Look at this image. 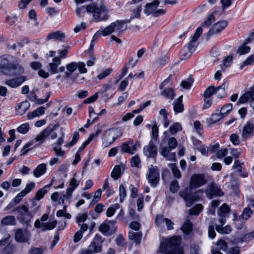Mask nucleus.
Segmentation results:
<instances>
[{
	"mask_svg": "<svg viewBox=\"0 0 254 254\" xmlns=\"http://www.w3.org/2000/svg\"><path fill=\"white\" fill-rule=\"evenodd\" d=\"M207 182V176L201 174H194L190 178L189 187H187L179 191V194L186 202V206L190 207L198 199V195L191 192V190L198 188Z\"/></svg>",
	"mask_w": 254,
	"mask_h": 254,
	"instance_id": "f257e3e1",
	"label": "nucleus"
},
{
	"mask_svg": "<svg viewBox=\"0 0 254 254\" xmlns=\"http://www.w3.org/2000/svg\"><path fill=\"white\" fill-rule=\"evenodd\" d=\"M86 12L92 13L96 22L106 20L109 17L108 10L103 1L94 2L86 5Z\"/></svg>",
	"mask_w": 254,
	"mask_h": 254,
	"instance_id": "f03ea898",
	"label": "nucleus"
},
{
	"mask_svg": "<svg viewBox=\"0 0 254 254\" xmlns=\"http://www.w3.org/2000/svg\"><path fill=\"white\" fill-rule=\"evenodd\" d=\"M181 239L173 236L163 240L160 244V251L165 254H179L180 252Z\"/></svg>",
	"mask_w": 254,
	"mask_h": 254,
	"instance_id": "7ed1b4c3",
	"label": "nucleus"
},
{
	"mask_svg": "<svg viewBox=\"0 0 254 254\" xmlns=\"http://www.w3.org/2000/svg\"><path fill=\"white\" fill-rule=\"evenodd\" d=\"M103 240L101 236L96 234L93 241L86 249H82L80 251V254H96L102 251V244Z\"/></svg>",
	"mask_w": 254,
	"mask_h": 254,
	"instance_id": "20e7f679",
	"label": "nucleus"
},
{
	"mask_svg": "<svg viewBox=\"0 0 254 254\" xmlns=\"http://www.w3.org/2000/svg\"><path fill=\"white\" fill-rule=\"evenodd\" d=\"M127 28L126 22L123 20H117L114 22L111 23L108 26L104 29V36L110 35L113 32L117 33V36H119L120 34Z\"/></svg>",
	"mask_w": 254,
	"mask_h": 254,
	"instance_id": "39448f33",
	"label": "nucleus"
},
{
	"mask_svg": "<svg viewBox=\"0 0 254 254\" xmlns=\"http://www.w3.org/2000/svg\"><path fill=\"white\" fill-rule=\"evenodd\" d=\"M58 127V125H54L52 126H48L45 129L41 131L36 136L33 138L31 142L37 143L34 146V148L40 146L49 137L51 133L53 132Z\"/></svg>",
	"mask_w": 254,
	"mask_h": 254,
	"instance_id": "423d86ee",
	"label": "nucleus"
},
{
	"mask_svg": "<svg viewBox=\"0 0 254 254\" xmlns=\"http://www.w3.org/2000/svg\"><path fill=\"white\" fill-rule=\"evenodd\" d=\"M121 134V130L117 128L108 129L102 138L103 144L105 143V146L107 147L112 144Z\"/></svg>",
	"mask_w": 254,
	"mask_h": 254,
	"instance_id": "0eeeda50",
	"label": "nucleus"
},
{
	"mask_svg": "<svg viewBox=\"0 0 254 254\" xmlns=\"http://www.w3.org/2000/svg\"><path fill=\"white\" fill-rule=\"evenodd\" d=\"M146 177L151 186L156 187L160 180L159 173L157 167L153 166L152 165H150L148 168Z\"/></svg>",
	"mask_w": 254,
	"mask_h": 254,
	"instance_id": "6e6552de",
	"label": "nucleus"
},
{
	"mask_svg": "<svg viewBox=\"0 0 254 254\" xmlns=\"http://www.w3.org/2000/svg\"><path fill=\"white\" fill-rule=\"evenodd\" d=\"M205 192L209 199H212L213 197L221 196L224 194L220 187L214 182H212L207 185Z\"/></svg>",
	"mask_w": 254,
	"mask_h": 254,
	"instance_id": "1a4fd4ad",
	"label": "nucleus"
},
{
	"mask_svg": "<svg viewBox=\"0 0 254 254\" xmlns=\"http://www.w3.org/2000/svg\"><path fill=\"white\" fill-rule=\"evenodd\" d=\"M116 221H109L108 223H103L99 227V231L106 236H110L116 232Z\"/></svg>",
	"mask_w": 254,
	"mask_h": 254,
	"instance_id": "9d476101",
	"label": "nucleus"
},
{
	"mask_svg": "<svg viewBox=\"0 0 254 254\" xmlns=\"http://www.w3.org/2000/svg\"><path fill=\"white\" fill-rule=\"evenodd\" d=\"M168 133V131H165L164 134L166 136L165 138H163L160 145V154L167 160L169 161H175L176 159V154L175 153L171 152L172 149L170 148L167 146H163L162 143L163 141L166 140V136Z\"/></svg>",
	"mask_w": 254,
	"mask_h": 254,
	"instance_id": "9b49d317",
	"label": "nucleus"
},
{
	"mask_svg": "<svg viewBox=\"0 0 254 254\" xmlns=\"http://www.w3.org/2000/svg\"><path fill=\"white\" fill-rule=\"evenodd\" d=\"M250 101L251 107L254 109V86L250 87L249 90L239 98L237 104H243Z\"/></svg>",
	"mask_w": 254,
	"mask_h": 254,
	"instance_id": "f8f14e48",
	"label": "nucleus"
},
{
	"mask_svg": "<svg viewBox=\"0 0 254 254\" xmlns=\"http://www.w3.org/2000/svg\"><path fill=\"white\" fill-rule=\"evenodd\" d=\"M228 25V22L226 20H221L214 24L207 32L206 35L208 37L218 34L223 30Z\"/></svg>",
	"mask_w": 254,
	"mask_h": 254,
	"instance_id": "ddd939ff",
	"label": "nucleus"
},
{
	"mask_svg": "<svg viewBox=\"0 0 254 254\" xmlns=\"http://www.w3.org/2000/svg\"><path fill=\"white\" fill-rule=\"evenodd\" d=\"M156 143L151 139L148 145L143 147V153L147 158H155L157 154V148Z\"/></svg>",
	"mask_w": 254,
	"mask_h": 254,
	"instance_id": "4468645a",
	"label": "nucleus"
},
{
	"mask_svg": "<svg viewBox=\"0 0 254 254\" xmlns=\"http://www.w3.org/2000/svg\"><path fill=\"white\" fill-rule=\"evenodd\" d=\"M24 72V69L23 66L16 63H11L5 73L6 75L9 76H22L21 75Z\"/></svg>",
	"mask_w": 254,
	"mask_h": 254,
	"instance_id": "2eb2a0df",
	"label": "nucleus"
},
{
	"mask_svg": "<svg viewBox=\"0 0 254 254\" xmlns=\"http://www.w3.org/2000/svg\"><path fill=\"white\" fill-rule=\"evenodd\" d=\"M30 238V234L26 230L18 229L15 231V239L20 243L27 242Z\"/></svg>",
	"mask_w": 254,
	"mask_h": 254,
	"instance_id": "dca6fc26",
	"label": "nucleus"
},
{
	"mask_svg": "<svg viewBox=\"0 0 254 254\" xmlns=\"http://www.w3.org/2000/svg\"><path fill=\"white\" fill-rule=\"evenodd\" d=\"M26 80L25 76H19L6 80L5 84L11 88H16L22 84Z\"/></svg>",
	"mask_w": 254,
	"mask_h": 254,
	"instance_id": "f3484780",
	"label": "nucleus"
},
{
	"mask_svg": "<svg viewBox=\"0 0 254 254\" xmlns=\"http://www.w3.org/2000/svg\"><path fill=\"white\" fill-rule=\"evenodd\" d=\"M195 48L194 45H190V43L184 46L180 52L181 59L185 60L189 58L192 53L195 51Z\"/></svg>",
	"mask_w": 254,
	"mask_h": 254,
	"instance_id": "a211bd4d",
	"label": "nucleus"
},
{
	"mask_svg": "<svg viewBox=\"0 0 254 254\" xmlns=\"http://www.w3.org/2000/svg\"><path fill=\"white\" fill-rule=\"evenodd\" d=\"M254 124L253 122H248L243 127L242 132V138L246 140L248 137L254 133Z\"/></svg>",
	"mask_w": 254,
	"mask_h": 254,
	"instance_id": "6ab92c4d",
	"label": "nucleus"
},
{
	"mask_svg": "<svg viewBox=\"0 0 254 254\" xmlns=\"http://www.w3.org/2000/svg\"><path fill=\"white\" fill-rule=\"evenodd\" d=\"M159 3L160 1L158 0H155L151 3L146 4L144 9V12L147 15L151 14L153 15L154 12H155L157 9Z\"/></svg>",
	"mask_w": 254,
	"mask_h": 254,
	"instance_id": "aec40b11",
	"label": "nucleus"
},
{
	"mask_svg": "<svg viewBox=\"0 0 254 254\" xmlns=\"http://www.w3.org/2000/svg\"><path fill=\"white\" fill-rule=\"evenodd\" d=\"M61 60L60 59V58L55 57L53 58L52 62L49 63V71L52 74H55L58 73L59 70L58 67L61 64Z\"/></svg>",
	"mask_w": 254,
	"mask_h": 254,
	"instance_id": "412c9836",
	"label": "nucleus"
},
{
	"mask_svg": "<svg viewBox=\"0 0 254 254\" xmlns=\"http://www.w3.org/2000/svg\"><path fill=\"white\" fill-rule=\"evenodd\" d=\"M9 56L7 55L0 57V69L5 74L11 64L9 62Z\"/></svg>",
	"mask_w": 254,
	"mask_h": 254,
	"instance_id": "4be33fe9",
	"label": "nucleus"
},
{
	"mask_svg": "<svg viewBox=\"0 0 254 254\" xmlns=\"http://www.w3.org/2000/svg\"><path fill=\"white\" fill-rule=\"evenodd\" d=\"M65 38L64 33L60 31H57L54 32L50 33L47 36V40L54 39L59 41H64Z\"/></svg>",
	"mask_w": 254,
	"mask_h": 254,
	"instance_id": "5701e85b",
	"label": "nucleus"
},
{
	"mask_svg": "<svg viewBox=\"0 0 254 254\" xmlns=\"http://www.w3.org/2000/svg\"><path fill=\"white\" fill-rule=\"evenodd\" d=\"M13 211L18 213L19 215L21 216L20 217L25 215L31 217V212L29 211L28 207L25 205L17 207L13 210Z\"/></svg>",
	"mask_w": 254,
	"mask_h": 254,
	"instance_id": "b1692460",
	"label": "nucleus"
},
{
	"mask_svg": "<svg viewBox=\"0 0 254 254\" xmlns=\"http://www.w3.org/2000/svg\"><path fill=\"white\" fill-rule=\"evenodd\" d=\"M174 110L176 114L181 113L184 111L183 104V96H180L173 103Z\"/></svg>",
	"mask_w": 254,
	"mask_h": 254,
	"instance_id": "393cba45",
	"label": "nucleus"
},
{
	"mask_svg": "<svg viewBox=\"0 0 254 254\" xmlns=\"http://www.w3.org/2000/svg\"><path fill=\"white\" fill-rule=\"evenodd\" d=\"M30 106V103L27 101L20 103L16 109L17 114L19 115H23L29 108Z\"/></svg>",
	"mask_w": 254,
	"mask_h": 254,
	"instance_id": "a878e982",
	"label": "nucleus"
},
{
	"mask_svg": "<svg viewBox=\"0 0 254 254\" xmlns=\"http://www.w3.org/2000/svg\"><path fill=\"white\" fill-rule=\"evenodd\" d=\"M0 224L3 226L15 225L16 224L15 217L12 215L5 216L1 219Z\"/></svg>",
	"mask_w": 254,
	"mask_h": 254,
	"instance_id": "bb28decb",
	"label": "nucleus"
},
{
	"mask_svg": "<svg viewBox=\"0 0 254 254\" xmlns=\"http://www.w3.org/2000/svg\"><path fill=\"white\" fill-rule=\"evenodd\" d=\"M128 238L135 244H139L142 238V233L140 232H134L131 231L128 233Z\"/></svg>",
	"mask_w": 254,
	"mask_h": 254,
	"instance_id": "cd10ccee",
	"label": "nucleus"
},
{
	"mask_svg": "<svg viewBox=\"0 0 254 254\" xmlns=\"http://www.w3.org/2000/svg\"><path fill=\"white\" fill-rule=\"evenodd\" d=\"M45 108L43 107H40L34 110L31 113H28L27 115V118L29 120L32 119L34 118L39 117L41 115L43 114L45 111Z\"/></svg>",
	"mask_w": 254,
	"mask_h": 254,
	"instance_id": "c85d7f7f",
	"label": "nucleus"
},
{
	"mask_svg": "<svg viewBox=\"0 0 254 254\" xmlns=\"http://www.w3.org/2000/svg\"><path fill=\"white\" fill-rule=\"evenodd\" d=\"M46 171V165L42 163L39 165L34 170L33 174L36 177H39L45 173Z\"/></svg>",
	"mask_w": 254,
	"mask_h": 254,
	"instance_id": "c756f323",
	"label": "nucleus"
},
{
	"mask_svg": "<svg viewBox=\"0 0 254 254\" xmlns=\"http://www.w3.org/2000/svg\"><path fill=\"white\" fill-rule=\"evenodd\" d=\"M52 185V183H50L47 185L44 186L43 188L40 189L36 193L35 197L34 200L36 199L37 200H40L41 198L43 197L44 195L47 192V190H46L47 188H50Z\"/></svg>",
	"mask_w": 254,
	"mask_h": 254,
	"instance_id": "7c9ffc66",
	"label": "nucleus"
},
{
	"mask_svg": "<svg viewBox=\"0 0 254 254\" xmlns=\"http://www.w3.org/2000/svg\"><path fill=\"white\" fill-rule=\"evenodd\" d=\"M203 209L201 204H196L189 211L190 215H198Z\"/></svg>",
	"mask_w": 254,
	"mask_h": 254,
	"instance_id": "2f4dec72",
	"label": "nucleus"
},
{
	"mask_svg": "<svg viewBox=\"0 0 254 254\" xmlns=\"http://www.w3.org/2000/svg\"><path fill=\"white\" fill-rule=\"evenodd\" d=\"M161 94L171 100H173L175 96L174 90L171 88H165L161 93Z\"/></svg>",
	"mask_w": 254,
	"mask_h": 254,
	"instance_id": "473e14b6",
	"label": "nucleus"
},
{
	"mask_svg": "<svg viewBox=\"0 0 254 254\" xmlns=\"http://www.w3.org/2000/svg\"><path fill=\"white\" fill-rule=\"evenodd\" d=\"M57 224V222L56 220L47 223H42L41 224L42 231H45L46 230H52L56 226Z\"/></svg>",
	"mask_w": 254,
	"mask_h": 254,
	"instance_id": "72a5a7b5",
	"label": "nucleus"
},
{
	"mask_svg": "<svg viewBox=\"0 0 254 254\" xmlns=\"http://www.w3.org/2000/svg\"><path fill=\"white\" fill-rule=\"evenodd\" d=\"M202 33V29L201 27H198L196 29L194 35L192 37L191 41L190 42V45H194L196 47V41L201 35Z\"/></svg>",
	"mask_w": 254,
	"mask_h": 254,
	"instance_id": "f704fd0d",
	"label": "nucleus"
},
{
	"mask_svg": "<svg viewBox=\"0 0 254 254\" xmlns=\"http://www.w3.org/2000/svg\"><path fill=\"white\" fill-rule=\"evenodd\" d=\"M216 13V11H215L210 14L207 19L205 20L203 23H201V26L202 27H208L209 26L211 23L215 21V16L214 14Z\"/></svg>",
	"mask_w": 254,
	"mask_h": 254,
	"instance_id": "c9c22d12",
	"label": "nucleus"
},
{
	"mask_svg": "<svg viewBox=\"0 0 254 254\" xmlns=\"http://www.w3.org/2000/svg\"><path fill=\"white\" fill-rule=\"evenodd\" d=\"M45 249L42 247H31L27 254H43Z\"/></svg>",
	"mask_w": 254,
	"mask_h": 254,
	"instance_id": "e433bc0d",
	"label": "nucleus"
},
{
	"mask_svg": "<svg viewBox=\"0 0 254 254\" xmlns=\"http://www.w3.org/2000/svg\"><path fill=\"white\" fill-rule=\"evenodd\" d=\"M182 129L181 125L178 123H176L170 127L169 131L171 135H174Z\"/></svg>",
	"mask_w": 254,
	"mask_h": 254,
	"instance_id": "4c0bfd02",
	"label": "nucleus"
},
{
	"mask_svg": "<svg viewBox=\"0 0 254 254\" xmlns=\"http://www.w3.org/2000/svg\"><path fill=\"white\" fill-rule=\"evenodd\" d=\"M224 117V116L221 112L219 110H217L216 113L212 115L210 120L211 123L214 124L218 122Z\"/></svg>",
	"mask_w": 254,
	"mask_h": 254,
	"instance_id": "58836bf2",
	"label": "nucleus"
},
{
	"mask_svg": "<svg viewBox=\"0 0 254 254\" xmlns=\"http://www.w3.org/2000/svg\"><path fill=\"white\" fill-rule=\"evenodd\" d=\"M225 85L224 84L215 87V94H217V97L219 98H222L225 96L226 92L225 90Z\"/></svg>",
	"mask_w": 254,
	"mask_h": 254,
	"instance_id": "ea45409f",
	"label": "nucleus"
},
{
	"mask_svg": "<svg viewBox=\"0 0 254 254\" xmlns=\"http://www.w3.org/2000/svg\"><path fill=\"white\" fill-rule=\"evenodd\" d=\"M181 229L184 233L189 234L192 230V223L190 220H187L181 227Z\"/></svg>",
	"mask_w": 254,
	"mask_h": 254,
	"instance_id": "a19ab883",
	"label": "nucleus"
},
{
	"mask_svg": "<svg viewBox=\"0 0 254 254\" xmlns=\"http://www.w3.org/2000/svg\"><path fill=\"white\" fill-rule=\"evenodd\" d=\"M121 169L120 166L119 165H116L111 174V176L115 180H117L121 177Z\"/></svg>",
	"mask_w": 254,
	"mask_h": 254,
	"instance_id": "79ce46f5",
	"label": "nucleus"
},
{
	"mask_svg": "<svg viewBox=\"0 0 254 254\" xmlns=\"http://www.w3.org/2000/svg\"><path fill=\"white\" fill-rule=\"evenodd\" d=\"M216 229L218 233L222 234H229L232 231L231 227L229 225H227L224 227L216 226Z\"/></svg>",
	"mask_w": 254,
	"mask_h": 254,
	"instance_id": "37998d69",
	"label": "nucleus"
},
{
	"mask_svg": "<svg viewBox=\"0 0 254 254\" xmlns=\"http://www.w3.org/2000/svg\"><path fill=\"white\" fill-rule=\"evenodd\" d=\"M132 140H130L128 141H126L124 142L122 145V153H127L129 154V153H131L129 147L130 145H132Z\"/></svg>",
	"mask_w": 254,
	"mask_h": 254,
	"instance_id": "c03bdc74",
	"label": "nucleus"
},
{
	"mask_svg": "<svg viewBox=\"0 0 254 254\" xmlns=\"http://www.w3.org/2000/svg\"><path fill=\"white\" fill-rule=\"evenodd\" d=\"M232 104L231 103H228L223 106L220 112L225 117L232 111Z\"/></svg>",
	"mask_w": 254,
	"mask_h": 254,
	"instance_id": "a18cd8bd",
	"label": "nucleus"
},
{
	"mask_svg": "<svg viewBox=\"0 0 254 254\" xmlns=\"http://www.w3.org/2000/svg\"><path fill=\"white\" fill-rule=\"evenodd\" d=\"M29 124L24 123L17 128V130L21 134H26L29 131Z\"/></svg>",
	"mask_w": 254,
	"mask_h": 254,
	"instance_id": "49530a36",
	"label": "nucleus"
},
{
	"mask_svg": "<svg viewBox=\"0 0 254 254\" xmlns=\"http://www.w3.org/2000/svg\"><path fill=\"white\" fill-rule=\"evenodd\" d=\"M88 218V215L87 213H79L76 217V222L79 226L81 225V223H84Z\"/></svg>",
	"mask_w": 254,
	"mask_h": 254,
	"instance_id": "de8ad7c7",
	"label": "nucleus"
},
{
	"mask_svg": "<svg viewBox=\"0 0 254 254\" xmlns=\"http://www.w3.org/2000/svg\"><path fill=\"white\" fill-rule=\"evenodd\" d=\"M246 45L247 44H245V42H244V45L238 48L237 53L240 55L246 54L250 52V47Z\"/></svg>",
	"mask_w": 254,
	"mask_h": 254,
	"instance_id": "09e8293b",
	"label": "nucleus"
},
{
	"mask_svg": "<svg viewBox=\"0 0 254 254\" xmlns=\"http://www.w3.org/2000/svg\"><path fill=\"white\" fill-rule=\"evenodd\" d=\"M158 136V128L157 126L155 124L152 127V139L156 143Z\"/></svg>",
	"mask_w": 254,
	"mask_h": 254,
	"instance_id": "8fccbe9b",
	"label": "nucleus"
},
{
	"mask_svg": "<svg viewBox=\"0 0 254 254\" xmlns=\"http://www.w3.org/2000/svg\"><path fill=\"white\" fill-rule=\"evenodd\" d=\"M215 93V87L214 86H210L208 87L204 93V98H209Z\"/></svg>",
	"mask_w": 254,
	"mask_h": 254,
	"instance_id": "3c124183",
	"label": "nucleus"
},
{
	"mask_svg": "<svg viewBox=\"0 0 254 254\" xmlns=\"http://www.w3.org/2000/svg\"><path fill=\"white\" fill-rule=\"evenodd\" d=\"M119 195H120V201L123 202L124 198L127 195V191L126 189L123 185H121L119 186Z\"/></svg>",
	"mask_w": 254,
	"mask_h": 254,
	"instance_id": "603ef678",
	"label": "nucleus"
},
{
	"mask_svg": "<svg viewBox=\"0 0 254 254\" xmlns=\"http://www.w3.org/2000/svg\"><path fill=\"white\" fill-rule=\"evenodd\" d=\"M193 80L191 78H189L187 80L182 81L181 85L186 89H189L191 86Z\"/></svg>",
	"mask_w": 254,
	"mask_h": 254,
	"instance_id": "864d4df0",
	"label": "nucleus"
},
{
	"mask_svg": "<svg viewBox=\"0 0 254 254\" xmlns=\"http://www.w3.org/2000/svg\"><path fill=\"white\" fill-rule=\"evenodd\" d=\"M179 189V183L176 180H173L170 184V190L173 193L176 192Z\"/></svg>",
	"mask_w": 254,
	"mask_h": 254,
	"instance_id": "5fc2aeb1",
	"label": "nucleus"
},
{
	"mask_svg": "<svg viewBox=\"0 0 254 254\" xmlns=\"http://www.w3.org/2000/svg\"><path fill=\"white\" fill-rule=\"evenodd\" d=\"M252 214L251 209L249 207H246L244 209L241 217L243 219L247 220L250 217Z\"/></svg>",
	"mask_w": 254,
	"mask_h": 254,
	"instance_id": "6e6d98bb",
	"label": "nucleus"
},
{
	"mask_svg": "<svg viewBox=\"0 0 254 254\" xmlns=\"http://www.w3.org/2000/svg\"><path fill=\"white\" fill-rule=\"evenodd\" d=\"M178 142L176 139L174 137H170L168 139V147L174 149L177 146Z\"/></svg>",
	"mask_w": 254,
	"mask_h": 254,
	"instance_id": "4d7b16f0",
	"label": "nucleus"
},
{
	"mask_svg": "<svg viewBox=\"0 0 254 254\" xmlns=\"http://www.w3.org/2000/svg\"><path fill=\"white\" fill-rule=\"evenodd\" d=\"M131 166L137 168H140V160L138 156H134L131 159Z\"/></svg>",
	"mask_w": 254,
	"mask_h": 254,
	"instance_id": "13d9d810",
	"label": "nucleus"
},
{
	"mask_svg": "<svg viewBox=\"0 0 254 254\" xmlns=\"http://www.w3.org/2000/svg\"><path fill=\"white\" fill-rule=\"evenodd\" d=\"M217 249L220 250H222L223 251H225L227 249V244L225 241L222 240H219L217 243Z\"/></svg>",
	"mask_w": 254,
	"mask_h": 254,
	"instance_id": "bf43d9fd",
	"label": "nucleus"
},
{
	"mask_svg": "<svg viewBox=\"0 0 254 254\" xmlns=\"http://www.w3.org/2000/svg\"><path fill=\"white\" fill-rule=\"evenodd\" d=\"M230 211V208L226 204H223L220 208L219 211L218 212V214L220 215L223 214L224 216H226V214L228 213Z\"/></svg>",
	"mask_w": 254,
	"mask_h": 254,
	"instance_id": "052dcab7",
	"label": "nucleus"
},
{
	"mask_svg": "<svg viewBox=\"0 0 254 254\" xmlns=\"http://www.w3.org/2000/svg\"><path fill=\"white\" fill-rule=\"evenodd\" d=\"M77 63L73 62L67 64L66 66V68L67 71L72 73L77 69Z\"/></svg>",
	"mask_w": 254,
	"mask_h": 254,
	"instance_id": "680f3d73",
	"label": "nucleus"
},
{
	"mask_svg": "<svg viewBox=\"0 0 254 254\" xmlns=\"http://www.w3.org/2000/svg\"><path fill=\"white\" fill-rule=\"evenodd\" d=\"M112 71V69L111 68L106 69L102 72L100 73L98 75L97 78L100 80L103 79L106 77L107 76H108L111 73Z\"/></svg>",
	"mask_w": 254,
	"mask_h": 254,
	"instance_id": "e2e57ef3",
	"label": "nucleus"
},
{
	"mask_svg": "<svg viewBox=\"0 0 254 254\" xmlns=\"http://www.w3.org/2000/svg\"><path fill=\"white\" fill-rule=\"evenodd\" d=\"M151 104V101L150 100L147 101L144 104L140 105L139 108L138 109L134 110L132 111V113L133 114H137L140 113L143 109L149 106Z\"/></svg>",
	"mask_w": 254,
	"mask_h": 254,
	"instance_id": "0e129e2a",
	"label": "nucleus"
},
{
	"mask_svg": "<svg viewBox=\"0 0 254 254\" xmlns=\"http://www.w3.org/2000/svg\"><path fill=\"white\" fill-rule=\"evenodd\" d=\"M242 151L241 148H231V154L235 158H238Z\"/></svg>",
	"mask_w": 254,
	"mask_h": 254,
	"instance_id": "69168bd1",
	"label": "nucleus"
},
{
	"mask_svg": "<svg viewBox=\"0 0 254 254\" xmlns=\"http://www.w3.org/2000/svg\"><path fill=\"white\" fill-rule=\"evenodd\" d=\"M172 166V173L175 178L179 179L181 177V174L180 170L174 166L173 164H170Z\"/></svg>",
	"mask_w": 254,
	"mask_h": 254,
	"instance_id": "338daca9",
	"label": "nucleus"
},
{
	"mask_svg": "<svg viewBox=\"0 0 254 254\" xmlns=\"http://www.w3.org/2000/svg\"><path fill=\"white\" fill-rule=\"evenodd\" d=\"M14 252V247L11 245H7L3 249L4 254H12Z\"/></svg>",
	"mask_w": 254,
	"mask_h": 254,
	"instance_id": "774afa93",
	"label": "nucleus"
}]
</instances>
